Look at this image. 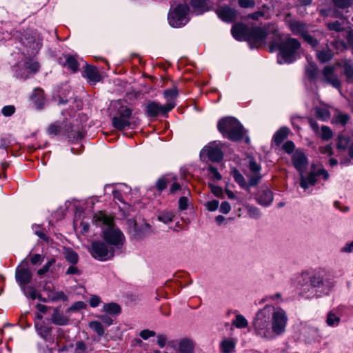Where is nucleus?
Wrapping results in <instances>:
<instances>
[{
    "label": "nucleus",
    "instance_id": "nucleus-42",
    "mask_svg": "<svg viewBox=\"0 0 353 353\" xmlns=\"http://www.w3.org/2000/svg\"><path fill=\"white\" fill-rule=\"evenodd\" d=\"M51 320L54 324L57 325H65L68 323V319L57 312L52 315Z\"/></svg>",
    "mask_w": 353,
    "mask_h": 353
},
{
    "label": "nucleus",
    "instance_id": "nucleus-58",
    "mask_svg": "<svg viewBox=\"0 0 353 353\" xmlns=\"http://www.w3.org/2000/svg\"><path fill=\"white\" fill-rule=\"evenodd\" d=\"M295 148V145L292 141H287L283 145V150L288 153L290 154L292 153Z\"/></svg>",
    "mask_w": 353,
    "mask_h": 353
},
{
    "label": "nucleus",
    "instance_id": "nucleus-35",
    "mask_svg": "<svg viewBox=\"0 0 353 353\" xmlns=\"http://www.w3.org/2000/svg\"><path fill=\"white\" fill-rule=\"evenodd\" d=\"M175 214L172 211L163 210L159 213L157 219L165 224L173 221Z\"/></svg>",
    "mask_w": 353,
    "mask_h": 353
},
{
    "label": "nucleus",
    "instance_id": "nucleus-38",
    "mask_svg": "<svg viewBox=\"0 0 353 353\" xmlns=\"http://www.w3.org/2000/svg\"><path fill=\"white\" fill-rule=\"evenodd\" d=\"M121 310L120 305L116 303H105L103 305V311L110 314H119Z\"/></svg>",
    "mask_w": 353,
    "mask_h": 353
},
{
    "label": "nucleus",
    "instance_id": "nucleus-37",
    "mask_svg": "<svg viewBox=\"0 0 353 353\" xmlns=\"http://www.w3.org/2000/svg\"><path fill=\"white\" fill-rule=\"evenodd\" d=\"M314 112L316 118L323 121L328 120L330 117V111L325 108L316 107Z\"/></svg>",
    "mask_w": 353,
    "mask_h": 353
},
{
    "label": "nucleus",
    "instance_id": "nucleus-33",
    "mask_svg": "<svg viewBox=\"0 0 353 353\" xmlns=\"http://www.w3.org/2000/svg\"><path fill=\"white\" fill-rule=\"evenodd\" d=\"M289 129L285 127L280 128L274 135V141L276 145H279L288 137Z\"/></svg>",
    "mask_w": 353,
    "mask_h": 353
},
{
    "label": "nucleus",
    "instance_id": "nucleus-61",
    "mask_svg": "<svg viewBox=\"0 0 353 353\" xmlns=\"http://www.w3.org/2000/svg\"><path fill=\"white\" fill-rule=\"evenodd\" d=\"M155 335L156 332L154 331L149 330H143L139 334V336L144 340H147L150 337L154 336Z\"/></svg>",
    "mask_w": 353,
    "mask_h": 353
},
{
    "label": "nucleus",
    "instance_id": "nucleus-27",
    "mask_svg": "<svg viewBox=\"0 0 353 353\" xmlns=\"http://www.w3.org/2000/svg\"><path fill=\"white\" fill-rule=\"evenodd\" d=\"M176 180V176H171L168 174L163 175L157 180L155 188L159 192H161L162 191L167 188L168 185L172 181Z\"/></svg>",
    "mask_w": 353,
    "mask_h": 353
},
{
    "label": "nucleus",
    "instance_id": "nucleus-30",
    "mask_svg": "<svg viewBox=\"0 0 353 353\" xmlns=\"http://www.w3.org/2000/svg\"><path fill=\"white\" fill-rule=\"evenodd\" d=\"M21 289L27 297H30L32 300L38 299L43 302H46V299H43L41 296L37 293L34 287L26 285L23 288H21Z\"/></svg>",
    "mask_w": 353,
    "mask_h": 353
},
{
    "label": "nucleus",
    "instance_id": "nucleus-14",
    "mask_svg": "<svg viewBox=\"0 0 353 353\" xmlns=\"http://www.w3.org/2000/svg\"><path fill=\"white\" fill-rule=\"evenodd\" d=\"M248 167L252 172V175L249 177V185L256 186L262 178L260 173L261 166L253 158H250Z\"/></svg>",
    "mask_w": 353,
    "mask_h": 353
},
{
    "label": "nucleus",
    "instance_id": "nucleus-26",
    "mask_svg": "<svg viewBox=\"0 0 353 353\" xmlns=\"http://www.w3.org/2000/svg\"><path fill=\"white\" fill-rule=\"evenodd\" d=\"M65 61L63 64L64 67H66L68 70H71L73 73L78 72L79 69V63L74 56L70 54L64 55Z\"/></svg>",
    "mask_w": 353,
    "mask_h": 353
},
{
    "label": "nucleus",
    "instance_id": "nucleus-23",
    "mask_svg": "<svg viewBox=\"0 0 353 353\" xmlns=\"http://www.w3.org/2000/svg\"><path fill=\"white\" fill-rule=\"evenodd\" d=\"M82 75L88 79L91 85H95L101 80V76L98 69L91 65H86Z\"/></svg>",
    "mask_w": 353,
    "mask_h": 353
},
{
    "label": "nucleus",
    "instance_id": "nucleus-63",
    "mask_svg": "<svg viewBox=\"0 0 353 353\" xmlns=\"http://www.w3.org/2000/svg\"><path fill=\"white\" fill-rule=\"evenodd\" d=\"M65 274L68 275H73V274L80 275L81 274V272L77 266H75L74 265H72L68 268V270L65 272Z\"/></svg>",
    "mask_w": 353,
    "mask_h": 353
},
{
    "label": "nucleus",
    "instance_id": "nucleus-54",
    "mask_svg": "<svg viewBox=\"0 0 353 353\" xmlns=\"http://www.w3.org/2000/svg\"><path fill=\"white\" fill-rule=\"evenodd\" d=\"M15 107L12 105H6L1 110V113L5 117H10L15 112Z\"/></svg>",
    "mask_w": 353,
    "mask_h": 353
},
{
    "label": "nucleus",
    "instance_id": "nucleus-34",
    "mask_svg": "<svg viewBox=\"0 0 353 353\" xmlns=\"http://www.w3.org/2000/svg\"><path fill=\"white\" fill-rule=\"evenodd\" d=\"M235 345L233 339H225L220 344L221 351L222 353H232L234 351Z\"/></svg>",
    "mask_w": 353,
    "mask_h": 353
},
{
    "label": "nucleus",
    "instance_id": "nucleus-56",
    "mask_svg": "<svg viewBox=\"0 0 353 353\" xmlns=\"http://www.w3.org/2000/svg\"><path fill=\"white\" fill-rule=\"evenodd\" d=\"M350 119V117L347 114H339L336 117V122L345 126Z\"/></svg>",
    "mask_w": 353,
    "mask_h": 353
},
{
    "label": "nucleus",
    "instance_id": "nucleus-5",
    "mask_svg": "<svg viewBox=\"0 0 353 353\" xmlns=\"http://www.w3.org/2000/svg\"><path fill=\"white\" fill-rule=\"evenodd\" d=\"M190 8L187 3H179L171 7L168 14V21L170 26L175 28L185 26L190 21Z\"/></svg>",
    "mask_w": 353,
    "mask_h": 353
},
{
    "label": "nucleus",
    "instance_id": "nucleus-55",
    "mask_svg": "<svg viewBox=\"0 0 353 353\" xmlns=\"http://www.w3.org/2000/svg\"><path fill=\"white\" fill-rule=\"evenodd\" d=\"M319 151L320 153L327 156H332L334 154L332 147L330 144H327L324 146H319Z\"/></svg>",
    "mask_w": 353,
    "mask_h": 353
},
{
    "label": "nucleus",
    "instance_id": "nucleus-44",
    "mask_svg": "<svg viewBox=\"0 0 353 353\" xmlns=\"http://www.w3.org/2000/svg\"><path fill=\"white\" fill-rule=\"evenodd\" d=\"M89 327L95 332L99 336L104 334V328L101 322L92 321L89 323Z\"/></svg>",
    "mask_w": 353,
    "mask_h": 353
},
{
    "label": "nucleus",
    "instance_id": "nucleus-57",
    "mask_svg": "<svg viewBox=\"0 0 353 353\" xmlns=\"http://www.w3.org/2000/svg\"><path fill=\"white\" fill-rule=\"evenodd\" d=\"M238 3L242 8H254L255 6L254 0H239Z\"/></svg>",
    "mask_w": 353,
    "mask_h": 353
},
{
    "label": "nucleus",
    "instance_id": "nucleus-28",
    "mask_svg": "<svg viewBox=\"0 0 353 353\" xmlns=\"http://www.w3.org/2000/svg\"><path fill=\"white\" fill-rule=\"evenodd\" d=\"M38 334L46 341L52 339V327L46 325L44 323L35 325Z\"/></svg>",
    "mask_w": 353,
    "mask_h": 353
},
{
    "label": "nucleus",
    "instance_id": "nucleus-9",
    "mask_svg": "<svg viewBox=\"0 0 353 353\" xmlns=\"http://www.w3.org/2000/svg\"><path fill=\"white\" fill-rule=\"evenodd\" d=\"M266 37L267 32L263 28H250L245 41L249 42L251 48H258L263 43Z\"/></svg>",
    "mask_w": 353,
    "mask_h": 353
},
{
    "label": "nucleus",
    "instance_id": "nucleus-16",
    "mask_svg": "<svg viewBox=\"0 0 353 353\" xmlns=\"http://www.w3.org/2000/svg\"><path fill=\"white\" fill-rule=\"evenodd\" d=\"M203 150L206 153L209 160L212 162H219L223 157L221 148L214 142L205 146Z\"/></svg>",
    "mask_w": 353,
    "mask_h": 353
},
{
    "label": "nucleus",
    "instance_id": "nucleus-46",
    "mask_svg": "<svg viewBox=\"0 0 353 353\" xmlns=\"http://www.w3.org/2000/svg\"><path fill=\"white\" fill-rule=\"evenodd\" d=\"M334 6L339 9H347L353 5V0H332Z\"/></svg>",
    "mask_w": 353,
    "mask_h": 353
},
{
    "label": "nucleus",
    "instance_id": "nucleus-11",
    "mask_svg": "<svg viewBox=\"0 0 353 353\" xmlns=\"http://www.w3.org/2000/svg\"><path fill=\"white\" fill-rule=\"evenodd\" d=\"M215 12L221 20L226 23H232L236 19V10L228 5L218 7Z\"/></svg>",
    "mask_w": 353,
    "mask_h": 353
},
{
    "label": "nucleus",
    "instance_id": "nucleus-15",
    "mask_svg": "<svg viewBox=\"0 0 353 353\" xmlns=\"http://www.w3.org/2000/svg\"><path fill=\"white\" fill-rule=\"evenodd\" d=\"M189 4L192 14L195 15H201L213 10V7L208 4V0H190Z\"/></svg>",
    "mask_w": 353,
    "mask_h": 353
},
{
    "label": "nucleus",
    "instance_id": "nucleus-10",
    "mask_svg": "<svg viewBox=\"0 0 353 353\" xmlns=\"http://www.w3.org/2000/svg\"><path fill=\"white\" fill-rule=\"evenodd\" d=\"M176 106V103L170 102L164 105L157 101H150L146 105V112L149 117H155L159 114L166 115Z\"/></svg>",
    "mask_w": 353,
    "mask_h": 353
},
{
    "label": "nucleus",
    "instance_id": "nucleus-8",
    "mask_svg": "<svg viewBox=\"0 0 353 353\" xmlns=\"http://www.w3.org/2000/svg\"><path fill=\"white\" fill-rule=\"evenodd\" d=\"M91 256L99 261H105L112 259L114 256V249L100 241H93L89 249Z\"/></svg>",
    "mask_w": 353,
    "mask_h": 353
},
{
    "label": "nucleus",
    "instance_id": "nucleus-3",
    "mask_svg": "<svg viewBox=\"0 0 353 353\" xmlns=\"http://www.w3.org/2000/svg\"><path fill=\"white\" fill-rule=\"evenodd\" d=\"M217 128L223 137L232 141H239L244 137L243 126L236 119L232 117L220 119L217 123Z\"/></svg>",
    "mask_w": 353,
    "mask_h": 353
},
{
    "label": "nucleus",
    "instance_id": "nucleus-7",
    "mask_svg": "<svg viewBox=\"0 0 353 353\" xmlns=\"http://www.w3.org/2000/svg\"><path fill=\"white\" fill-rule=\"evenodd\" d=\"M132 114V110L129 108H125L120 110L119 115L112 119L113 127L120 131L135 128L137 123Z\"/></svg>",
    "mask_w": 353,
    "mask_h": 353
},
{
    "label": "nucleus",
    "instance_id": "nucleus-53",
    "mask_svg": "<svg viewBox=\"0 0 353 353\" xmlns=\"http://www.w3.org/2000/svg\"><path fill=\"white\" fill-rule=\"evenodd\" d=\"M61 130V127L60 125H59L57 123H54L51 124L48 129V133L50 135L55 136L58 134Z\"/></svg>",
    "mask_w": 353,
    "mask_h": 353
},
{
    "label": "nucleus",
    "instance_id": "nucleus-49",
    "mask_svg": "<svg viewBox=\"0 0 353 353\" xmlns=\"http://www.w3.org/2000/svg\"><path fill=\"white\" fill-rule=\"evenodd\" d=\"M327 27L330 30H334L338 32L343 30V24L339 21L327 23Z\"/></svg>",
    "mask_w": 353,
    "mask_h": 353
},
{
    "label": "nucleus",
    "instance_id": "nucleus-6",
    "mask_svg": "<svg viewBox=\"0 0 353 353\" xmlns=\"http://www.w3.org/2000/svg\"><path fill=\"white\" fill-rule=\"evenodd\" d=\"M288 318L285 311L281 307L276 309L272 306V313L270 318L272 339L274 336H279L285 332Z\"/></svg>",
    "mask_w": 353,
    "mask_h": 353
},
{
    "label": "nucleus",
    "instance_id": "nucleus-4",
    "mask_svg": "<svg viewBox=\"0 0 353 353\" xmlns=\"http://www.w3.org/2000/svg\"><path fill=\"white\" fill-rule=\"evenodd\" d=\"M272 313V305H267L257 312L253 321V327L256 335L268 339H272L270 318Z\"/></svg>",
    "mask_w": 353,
    "mask_h": 353
},
{
    "label": "nucleus",
    "instance_id": "nucleus-43",
    "mask_svg": "<svg viewBox=\"0 0 353 353\" xmlns=\"http://www.w3.org/2000/svg\"><path fill=\"white\" fill-rule=\"evenodd\" d=\"M65 260L72 265H76L79 261L78 254L72 250L68 249L65 252Z\"/></svg>",
    "mask_w": 353,
    "mask_h": 353
},
{
    "label": "nucleus",
    "instance_id": "nucleus-32",
    "mask_svg": "<svg viewBox=\"0 0 353 353\" xmlns=\"http://www.w3.org/2000/svg\"><path fill=\"white\" fill-rule=\"evenodd\" d=\"M232 176L234 181L239 185V186L244 189H248L249 187V183H247L246 181L243 174L236 168H234L232 171Z\"/></svg>",
    "mask_w": 353,
    "mask_h": 353
},
{
    "label": "nucleus",
    "instance_id": "nucleus-31",
    "mask_svg": "<svg viewBox=\"0 0 353 353\" xmlns=\"http://www.w3.org/2000/svg\"><path fill=\"white\" fill-rule=\"evenodd\" d=\"M305 75L310 81H315L317 79L319 70L314 63H309L305 66Z\"/></svg>",
    "mask_w": 353,
    "mask_h": 353
},
{
    "label": "nucleus",
    "instance_id": "nucleus-60",
    "mask_svg": "<svg viewBox=\"0 0 353 353\" xmlns=\"http://www.w3.org/2000/svg\"><path fill=\"white\" fill-rule=\"evenodd\" d=\"M67 128L65 129V131H67L68 135L72 136L73 138H81L83 137L82 133L80 131L74 132L72 130V126L71 125H66Z\"/></svg>",
    "mask_w": 353,
    "mask_h": 353
},
{
    "label": "nucleus",
    "instance_id": "nucleus-59",
    "mask_svg": "<svg viewBox=\"0 0 353 353\" xmlns=\"http://www.w3.org/2000/svg\"><path fill=\"white\" fill-rule=\"evenodd\" d=\"M44 259V256L40 254H35L30 258V262L32 265H40Z\"/></svg>",
    "mask_w": 353,
    "mask_h": 353
},
{
    "label": "nucleus",
    "instance_id": "nucleus-64",
    "mask_svg": "<svg viewBox=\"0 0 353 353\" xmlns=\"http://www.w3.org/2000/svg\"><path fill=\"white\" fill-rule=\"evenodd\" d=\"M219 202L217 200H212L206 203V208L209 211H215L219 207Z\"/></svg>",
    "mask_w": 353,
    "mask_h": 353
},
{
    "label": "nucleus",
    "instance_id": "nucleus-20",
    "mask_svg": "<svg viewBox=\"0 0 353 353\" xmlns=\"http://www.w3.org/2000/svg\"><path fill=\"white\" fill-rule=\"evenodd\" d=\"M168 344L173 347L178 344V350L180 353H193L194 351V344L188 339H183L179 343L176 341H171Z\"/></svg>",
    "mask_w": 353,
    "mask_h": 353
},
{
    "label": "nucleus",
    "instance_id": "nucleus-48",
    "mask_svg": "<svg viewBox=\"0 0 353 353\" xmlns=\"http://www.w3.org/2000/svg\"><path fill=\"white\" fill-rule=\"evenodd\" d=\"M333 132L332 130L325 125L321 127V138L323 141H329L332 138Z\"/></svg>",
    "mask_w": 353,
    "mask_h": 353
},
{
    "label": "nucleus",
    "instance_id": "nucleus-40",
    "mask_svg": "<svg viewBox=\"0 0 353 353\" xmlns=\"http://www.w3.org/2000/svg\"><path fill=\"white\" fill-rule=\"evenodd\" d=\"M350 143V138L339 134L337 138L336 148L339 150H345Z\"/></svg>",
    "mask_w": 353,
    "mask_h": 353
},
{
    "label": "nucleus",
    "instance_id": "nucleus-22",
    "mask_svg": "<svg viewBox=\"0 0 353 353\" xmlns=\"http://www.w3.org/2000/svg\"><path fill=\"white\" fill-rule=\"evenodd\" d=\"M302 276L304 279H308L311 287L314 288H323L325 283L323 273L320 271L314 272L312 274L303 273Z\"/></svg>",
    "mask_w": 353,
    "mask_h": 353
},
{
    "label": "nucleus",
    "instance_id": "nucleus-17",
    "mask_svg": "<svg viewBox=\"0 0 353 353\" xmlns=\"http://www.w3.org/2000/svg\"><path fill=\"white\" fill-rule=\"evenodd\" d=\"M23 68L19 70L17 74L23 79L28 77L29 74L35 73L39 70V63L32 59H26L23 64Z\"/></svg>",
    "mask_w": 353,
    "mask_h": 353
},
{
    "label": "nucleus",
    "instance_id": "nucleus-47",
    "mask_svg": "<svg viewBox=\"0 0 353 353\" xmlns=\"http://www.w3.org/2000/svg\"><path fill=\"white\" fill-rule=\"evenodd\" d=\"M232 325L237 328H245L248 326V323L243 315L237 314L235 320L232 321Z\"/></svg>",
    "mask_w": 353,
    "mask_h": 353
},
{
    "label": "nucleus",
    "instance_id": "nucleus-25",
    "mask_svg": "<svg viewBox=\"0 0 353 353\" xmlns=\"http://www.w3.org/2000/svg\"><path fill=\"white\" fill-rule=\"evenodd\" d=\"M256 199L259 204L264 206L269 205L273 201L272 192L269 189L259 192Z\"/></svg>",
    "mask_w": 353,
    "mask_h": 353
},
{
    "label": "nucleus",
    "instance_id": "nucleus-50",
    "mask_svg": "<svg viewBox=\"0 0 353 353\" xmlns=\"http://www.w3.org/2000/svg\"><path fill=\"white\" fill-rule=\"evenodd\" d=\"M56 263V259L54 258H51L41 269L37 271V274L39 275H43L47 273L50 267Z\"/></svg>",
    "mask_w": 353,
    "mask_h": 353
},
{
    "label": "nucleus",
    "instance_id": "nucleus-29",
    "mask_svg": "<svg viewBox=\"0 0 353 353\" xmlns=\"http://www.w3.org/2000/svg\"><path fill=\"white\" fill-rule=\"evenodd\" d=\"M316 182V176L314 172H310L307 176H303L301 175L300 185L307 189L310 185H314Z\"/></svg>",
    "mask_w": 353,
    "mask_h": 353
},
{
    "label": "nucleus",
    "instance_id": "nucleus-19",
    "mask_svg": "<svg viewBox=\"0 0 353 353\" xmlns=\"http://www.w3.org/2000/svg\"><path fill=\"white\" fill-rule=\"evenodd\" d=\"M323 81L332 85L335 88H341V82L336 75L334 74L333 66L327 65L323 70Z\"/></svg>",
    "mask_w": 353,
    "mask_h": 353
},
{
    "label": "nucleus",
    "instance_id": "nucleus-18",
    "mask_svg": "<svg viewBox=\"0 0 353 353\" xmlns=\"http://www.w3.org/2000/svg\"><path fill=\"white\" fill-rule=\"evenodd\" d=\"M32 274L28 268H17L15 273V279L20 288H23L30 283Z\"/></svg>",
    "mask_w": 353,
    "mask_h": 353
},
{
    "label": "nucleus",
    "instance_id": "nucleus-45",
    "mask_svg": "<svg viewBox=\"0 0 353 353\" xmlns=\"http://www.w3.org/2000/svg\"><path fill=\"white\" fill-rule=\"evenodd\" d=\"M341 319L333 312H330L327 315L326 323L328 326H337L340 323Z\"/></svg>",
    "mask_w": 353,
    "mask_h": 353
},
{
    "label": "nucleus",
    "instance_id": "nucleus-62",
    "mask_svg": "<svg viewBox=\"0 0 353 353\" xmlns=\"http://www.w3.org/2000/svg\"><path fill=\"white\" fill-rule=\"evenodd\" d=\"M188 206V199L186 196H181L179 199V209L180 210H185Z\"/></svg>",
    "mask_w": 353,
    "mask_h": 353
},
{
    "label": "nucleus",
    "instance_id": "nucleus-24",
    "mask_svg": "<svg viewBox=\"0 0 353 353\" xmlns=\"http://www.w3.org/2000/svg\"><path fill=\"white\" fill-rule=\"evenodd\" d=\"M250 28L242 23L233 25L231 29L232 35L238 41L246 40Z\"/></svg>",
    "mask_w": 353,
    "mask_h": 353
},
{
    "label": "nucleus",
    "instance_id": "nucleus-51",
    "mask_svg": "<svg viewBox=\"0 0 353 353\" xmlns=\"http://www.w3.org/2000/svg\"><path fill=\"white\" fill-rule=\"evenodd\" d=\"M301 37L312 47H315L319 44L318 40L309 34L308 30Z\"/></svg>",
    "mask_w": 353,
    "mask_h": 353
},
{
    "label": "nucleus",
    "instance_id": "nucleus-13",
    "mask_svg": "<svg viewBox=\"0 0 353 353\" xmlns=\"http://www.w3.org/2000/svg\"><path fill=\"white\" fill-rule=\"evenodd\" d=\"M20 41L24 46L30 48L31 50V53H35L39 51V50L41 48V41L39 38H36L34 35L30 34L29 33H26L23 35L20 39Z\"/></svg>",
    "mask_w": 353,
    "mask_h": 353
},
{
    "label": "nucleus",
    "instance_id": "nucleus-41",
    "mask_svg": "<svg viewBox=\"0 0 353 353\" xmlns=\"http://www.w3.org/2000/svg\"><path fill=\"white\" fill-rule=\"evenodd\" d=\"M48 299L52 301H56L59 300L65 301L67 300V296L62 291L49 290V293L48 294Z\"/></svg>",
    "mask_w": 353,
    "mask_h": 353
},
{
    "label": "nucleus",
    "instance_id": "nucleus-52",
    "mask_svg": "<svg viewBox=\"0 0 353 353\" xmlns=\"http://www.w3.org/2000/svg\"><path fill=\"white\" fill-rule=\"evenodd\" d=\"M344 73L348 81L353 80V65L350 62L345 63Z\"/></svg>",
    "mask_w": 353,
    "mask_h": 353
},
{
    "label": "nucleus",
    "instance_id": "nucleus-39",
    "mask_svg": "<svg viewBox=\"0 0 353 353\" xmlns=\"http://www.w3.org/2000/svg\"><path fill=\"white\" fill-rule=\"evenodd\" d=\"M316 57L321 62L325 63L332 59L333 53L330 49L320 50L316 52Z\"/></svg>",
    "mask_w": 353,
    "mask_h": 353
},
{
    "label": "nucleus",
    "instance_id": "nucleus-1",
    "mask_svg": "<svg viewBox=\"0 0 353 353\" xmlns=\"http://www.w3.org/2000/svg\"><path fill=\"white\" fill-rule=\"evenodd\" d=\"M93 221L97 226H102V237L106 243L120 248L125 243V239L123 233L114 224L112 217L103 212L96 213L93 216Z\"/></svg>",
    "mask_w": 353,
    "mask_h": 353
},
{
    "label": "nucleus",
    "instance_id": "nucleus-12",
    "mask_svg": "<svg viewBox=\"0 0 353 353\" xmlns=\"http://www.w3.org/2000/svg\"><path fill=\"white\" fill-rule=\"evenodd\" d=\"M292 161L294 168L299 172L300 175H302L308 165L307 158L305 153L302 151L296 150L292 154Z\"/></svg>",
    "mask_w": 353,
    "mask_h": 353
},
{
    "label": "nucleus",
    "instance_id": "nucleus-2",
    "mask_svg": "<svg viewBox=\"0 0 353 353\" xmlns=\"http://www.w3.org/2000/svg\"><path fill=\"white\" fill-rule=\"evenodd\" d=\"M300 48V42L290 34L280 36L278 40L273 41L270 45V51L279 50V54L286 63H291L296 60Z\"/></svg>",
    "mask_w": 353,
    "mask_h": 353
},
{
    "label": "nucleus",
    "instance_id": "nucleus-36",
    "mask_svg": "<svg viewBox=\"0 0 353 353\" xmlns=\"http://www.w3.org/2000/svg\"><path fill=\"white\" fill-rule=\"evenodd\" d=\"M178 90L175 86L164 90L163 97L167 100L166 103H169L170 102L175 103L174 100L178 97Z\"/></svg>",
    "mask_w": 353,
    "mask_h": 353
},
{
    "label": "nucleus",
    "instance_id": "nucleus-21",
    "mask_svg": "<svg viewBox=\"0 0 353 353\" xmlns=\"http://www.w3.org/2000/svg\"><path fill=\"white\" fill-rule=\"evenodd\" d=\"M286 23L294 35L302 37L308 30L307 25L300 21L289 20Z\"/></svg>",
    "mask_w": 353,
    "mask_h": 353
}]
</instances>
